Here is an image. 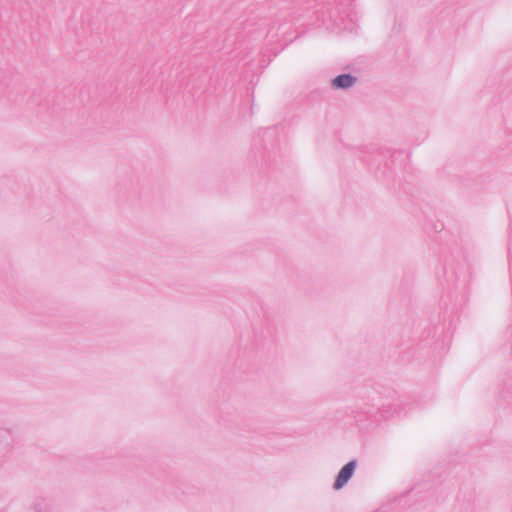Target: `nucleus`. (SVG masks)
Listing matches in <instances>:
<instances>
[{
	"label": "nucleus",
	"mask_w": 512,
	"mask_h": 512,
	"mask_svg": "<svg viewBox=\"0 0 512 512\" xmlns=\"http://www.w3.org/2000/svg\"><path fill=\"white\" fill-rule=\"evenodd\" d=\"M355 462L354 461H351L349 463H347L339 472L338 476H337V479L334 483V488L335 489H340L342 488L348 481L349 479L352 477L353 475V472L355 470Z\"/></svg>",
	"instance_id": "obj_1"
},
{
	"label": "nucleus",
	"mask_w": 512,
	"mask_h": 512,
	"mask_svg": "<svg viewBox=\"0 0 512 512\" xmlns=\"http://www.w3.org/2000/svg\"><path fill=\"white\" fill-rule=\"evenodd\" d=\"M355 81H356V79L354 77H352L351 75L343 74V75L337 76L333 80L332 85L335 88L346 89V88L351 87L355 83Z\"/></svg>",
	"instance_id": "obj_2"
}]
</instances>
